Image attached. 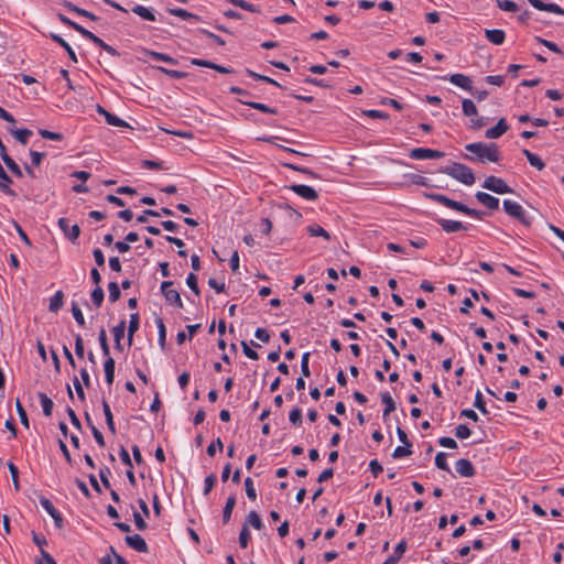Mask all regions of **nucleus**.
<instances>
[{"label":"nucleus","instance_id":"obj_35","mask_svg":"<svg viewBox=\"0 0 564 564\" xmlns=\"http://www.w3.org/2000/svg\"><path fill=\"white\" fill-rule=\"evenodd\" d=\"M240 102H242L243 105H247L253 109H257L261 112H264V113H271V115H276L278 113V110L275 108H270L268 107L267 105L264 104H261V102H256V101H246V100H240Z\"/></svg>","mask_w":564,"mask_h":564},{"label":"nucleus","instance_id":"obj_33","mask_svg":"<svg viewBox=\"0 0 564 564\" xmlns=\"http://www.w3.org/2000/svg\"><path fill=\"white\" fill-rule=\"evenodd\" d=\"M132 12L138 14L140 18L147 21H155L154 13L147 7H143L141 4H137L132 8Z\"/></svg>","mask_w":564,"mask_h":564},{"label":"nucleus","instance_id":"obj_18","mask_svg":"<svg viewBox=\"0 0 564 564\" xmlns=\"http://www.w3.org/2000/svg\"><path fill=\"white\" fill-rule=\"evenodd\" d=\"M437 224L442 227L445 232H456L459 230H467V227L458 220L437 219Z\"/></svg>","mask_w":564,"mask_h":564},{"label":"nucleus","instance_id":"obj_60","mask_svg":"<svg viewBox=\"0 0 564 564\" xmlns=\"http://www.w3.org/2000/svg\"><path fill=\"white\" fill-rule=\"evenodd\" d=\"M411 454H412L411 447L403 445V446H398L394 448V451L392 453V457L393 458H402V457L409 456Z\"/></svg>","mask_w":564,"mask_h":564},{"label":"nucleus","instance_id":"obj_63","mask_svg":"<svg viewBox=\"0 0 564 564\" xmlns=\"http://www.w3.org/2000/svg\"><path fill=\"white\" fill-rule=\"evenodd\" d=\"M219 449V451H223L224 448V444H223V441L218 437L215 442H212L208 446H207V455L213 457L216 453V449Z\"/></svg>","mask_w":564,"mask_h":564},{"label":"nucleus","instance_id":"obj_4","mask_svg":"<svg viewBox=\"0 0 564 564\" xmlns=\"http://www.w3.org/2000/svg\"><path fill=\"white\" fill-rule=\"evenodd\" d=\"M482 187L496 194H510L513 189L500 177L490 175L486 177Z\"/></svg>","mask_w":564,"mask_h":564},{"label":"nucleus","instance_id":"obj_62","mask_svg":"<svg viewBox=\"0 0 564 564\" xmlns=\"http://www.w3.org/2000/svg\"><path fill=\"white\" fill-rule=\"evenodd\" d=\"M140 325V316L138 313H132L130 315L128 332L129 333H135L139 329Z\"/></svg>","mask_w":564,"mask_h":564},{"label":"nucleus","instance_id":"obj_57","mask_svg":"<svg viewBox=\"0 0 564 564\" xmlns=\"http://www.w3.org/2000/svg\"><path fill=\"white\" fill-rule=\"evenodd\" d=\"M156 69L162 72V73H164V74H166L170 77H173V78H185L187 76V73H185V72L175 70V69H167V68L162 67V66H158Z\"/></svg>","mask_w":564,"mask_h":564},{"label":"nucleus","instance_id":"obj_29","mask_svg":"<svg viewBox=\"0 0 564 564\" xmlns=\"http://www.w3.org/2000/svg\"><path fill=\"white\" fill-rule=\"evenodd\" d=\"M167 12L174 17H178L183 20H195L200 21V17L197 14H194L192 12H188L184 9L177 8V9H167Z\"/></svg>","mask_w":564,"mask_h":564},{"label":"nucleus","instance_id":"obj_54","mask_svg":"<svg viewBox=\"0 0 564 564\" xmlns=\"http://www.w3.org/2000/svg\"><path fill=\"white\" fill-rule=\"evenodd\" d=\"M216 481H217V478H216V476L214 474H209L205 478V480H204V490H203V494L205 496L208 495L213 490Z\"/></svg>","mask_w":564,"mask_h":564},{"label":"nucleus","instance_id":"obj_37","mask_svg":"<svg viewBox=\"0 0 564 564\" xmlns=\"http://www.w3.org/2000/svg\"><path fill=\"white\" fill-rule=\"evenodd\" d=\"M462 110L466 117H474L478 115L477 107L470 99H464L462 101Z\"/></svg>","mask_w":564,"mask_h":564},{"label":"nucleus","instance_id":"obj_28","mask_svg":"<svg viewBox=\"0 0 564 564\" xmlns=\"http://www.w3.org/2000/svg\"><path fill=\"white\" fill-rule=\"evenodd\" d=\"M144 54L150 56L151 58H153L155 61L164 62V63H167L170 65H177V63H178L175 58H173V57H171V56H169L166 54H163V53L145 50Z\"/></svg>","mask_w":564,"mask_h":564},{"label":"nucleus","instance_id":"obj_53","mask_svg":"<svg viewBox=\"0 0 564 564\" xmlns=\"http://www.w3.org/2000/svg\"><path fill=\"white\" fill-rule=\"evenodd\" d=\"M3 163L15 176L22 177V171L12 158H7Z\"/></svg>","mask_w":564,"mask_h":564},{"label":"nucleus","instance_id":"obj_22","mask_svg":"<svg viewBox=\"0 0 564 564\" xmlns=\"http://www.w3.org/2000/svg\"><path fill=\"white\" fill-rule=\"evenodd\" d=\"M106 382L111 386L115 380V359L112 357H106L104 364Z\"/></svg>","mask_w":564,"mask_h":564},{"label":"nucleus","instance_id":"obj_26","mask_svg":"<svg viewBox=\"0 0 564 564\" xmlns=\"http://www.w3.org/2000/svg\"><path fill=\"white\" fill-rule=\"evenodd\" d=\"M522 153L525 155L527 160L533 167L538 169L539 171L545 167L544 161L539 155L532 153L527 149H523Z\"/></svg>","mask_w":564,"mask_h":564},{"label":"nucleus","instance_id":"obj_23","mask_svg":"<svg viewBox=\"0 0 564 564\" xmlns=\"http://www.w3.org/2000/svg\"><path fill=\"white\" fill-rule=\"evenodd\" d=\"M50 36L53 41L58 43L66 51L67 55L74 63H77V56H76L74 50L62 36H59L58 34H55V33H51Z\"/></svg>","mask_w":564,"mask_h":564},{"label":"nucleus","instance_id":"obj_16","mask_svg":"<svg viewBox=\"0 0 564 564\" xmlns=\"http://www.w3.org/2000/svg\"><path fill=\"white\" fill-rule=\"evenodd\" d=\"M97 112L102 115L105 117V119H106V122L108 124H110V126L119 127V128L129 127V124L124 120H122L121 118L110 113L109 111H107L100 105L97 106Z\"/></svg>","mask_w":564,"mask_h":564},{"label":"nucleus","instance_id":"obj_7","mask_svg":"<svg viewBox=\"0 0 564 564\" xmlns=\"http://www.w3.org/2000/svg\"><path fill=\"white\" fill-rule=\"evenodd\" d=\"M424 197L431 199V200H434V202H437L451 209H454L456 212H460V208H462V203L459 202H456L443 194H436V193H424L423 194Z\"/></svg>","mask_w":564,"mask_h":564},{"label":"nucleus","instance_id":"obj_27","mask_svg":"<svg viewBox=\"0 0 564 564\" xmlns=\"http://www.w3.org/2000/svg\"><path fill=\"white\" fill-rule=\"evenodd\" d=\"M236 506V497L230 496L227 498L225 507L223 509V522L227 524L230 521L232 510Z\"/></svg>","mask_w":564,"mask_h":564},{"label":"nucleus","instance_id":"obj_41","mask_svg":"<svg viewBox=\"0 0 564 564\" xmlns=\"http://www.w3.org/2000/svg\"><path fill=\"white\" fill-rule=\"evenodd\" d=\"M108 291H109V301L110 302H117L120 296H121V292H120V288L118 285L117 282L112 281V282H109L108 283Z\"/></svg>","mask_w":564,"mask_h":564},{"label":"nucleus","instance_id":"obj_45","mask_svg":"<svg viewBox=\"0 0 564 564\" xmlns=\"http://www.w3.org/2000/svg\"><path fill=\"white\" fill-rule=\"evenodd\" d=\"M447 456L445 453L443 452H440L436 456H435V465L437 468H440L441 470H444V471H451L449 467H448V464H447V460H446Z\"/></svg>","mask_w":564,"mask_h":564},{"label":"nucleus","instance_id":"obj_6","mask_svg":"<svg viewBox=\"0 0 564 564\" xmlns=\"http://www.w3.org/2000/svg\"><path fill=\"white\" fill-rule=\"evenodd\" d=\"M444 155L445 153L442 151L425 148H415L410 152V158L414 160L440 159Z\"/></svg>","mask_w":564,"mask_h":564},{"label":"nucleus","instance_id":"obj_11","mask_svg":"<svg viewBox=\"0 0 564 564\" xmlns=\"http://www.w3.org/2000/svg\"><path fill=\"white\" fill-rule=\"evenodd\" d=\"M191 64L195 65V66H199V67L212 68L221 74H234L235 73V69H232V68H228V67L215 64L214 62H210L207 59L192 58Z\"/></svg>","mask_w":564,"mask_h":564},{"label":"nucleus","instance_id":"obj_48","mask_svg":"<svg viewBox=\"0 0 564 564\" xmlns=\"http://www.w3.org/2000/svg\"><path fill=\"white\" fill-rule=\"evenodd\" d=\"M290 422L295 425L300 426L303 422L302 420V410L300 408H294L290 414H289Z\"/></svg>","mask_w":564,"mask_h":564},{"label":"nucleus","instance_id":"obj_5","mask_svg":"<svg viewBox=\"0 0 564 564\" xmlns=\"http://www.w3.org/2000/svg\"><path fill=\"white\" fill-rule=\"evenodd\" d=\"M173 285L172 281H163L161 283V292L163 296L165 297L166 302H169L171 305H174L178 308L183 307V302L181 299V295L178 291L170 289Z\"/></svg>","mask_w":564,"mask_h":564},{"label":"nucleus","instance_id":"obj_20","mask_svg":"<svg viewBox=\"0 0 564 564\" xmlns=\"http://www.w3.org/2000/svg\"><path fill=\"white\" fill-rule=\"evenodd\" d=\"M12 183V178L4 171L2 165L0 164V191L7 195L15 196V192L10 188V184Z\"/></svg>","mask_w":564,"mask_h":564},{"label":"nucleus","instance_id":"obj_59","mask_svg":"<svg viewBox=\"0 0 564 564\" xmlns=\"http://www.w3.org/2000/svg\"><path fill=\"white\" fill-rule=\"evenodd\" d=\"M62 6L65 7L66 9H68L69 11L75 12L85 18H86V14L88 13L87 10L79 8V7L75 6L73 2L67 1V0L63 1Z\"/></svg>","mask_w":564,"mask_h":564},{"label":"nucleus","instance_id":"obj_2","mask_svg":"<svg viewBox=\"0 0 564 564\" xmlns=\"http://www.w3.org/2000/svg\"><path fill=\"white\" fill-rule=\"evenodd\" d=\"M440 172L455 178L465 185H473L475 183V175L473 170L463 163L454 162L448 166L442 167Z\"/></svg>","mask_w":564,"mask_h":564},{"label":"nucleus","instance_id":"obj_14","mask_svg":"<svg viewBox=\"0 0 564 564\" xmlns=\"http://www.w3.org/2000/svg\"><path fill=\"white\" fill-rule=\"evenodd\" d=\"M530 4L541 11H547L555 14L564 15V9L556 3H545L542 0H528Z\"/></svg>","mask_w":564,"mask_h":564},{"label":"nucleus","instance_id":"obj_31","mask_svg":"<svg viewBox=\"0 0 564 564\" xmlns=\"http://www.w3.org/2000/svg\"><path fill=\"white\" fill-rule=\"evenodd\" d=\"M37 397H39V399L41 401V405H42L44 415L45 416H51L52 415V411H53V406H54V403H53L52 399L48 398L43 392H39Z\"/></svg>","mask_w":564,"mask_h":564},{"label":"nucleus","instance_id":"obj_46","mask_svg":"<svg viewBox=\"0 0 564 564\" xmlns=\"http://www.w3.org/2000/svg\"><path fill=\"white\" fill-rule=\"evenodd\" d=\"M251 539L249 528L247 525H242L241 531L239 533V545L242 549L248 547L249 541Z\"/></svg>","mask_w":564,"mask_h":564},{"label":"nucleus","instance_id":"obj_39","mask_svg":"<svg viewBox=\"0 0 564 564\" xmlns=\"http://www.w3.org/2000/svg\"><path fill=\"white\" fill-rule=\"evenodd\" d=\"M90 299H91V302L93 304L96 306V307H100L102 302H104V299H105V293H104V290L100 285H97L91 294H90Z\"/></svg>","mask_w":564,"mask_h":564},{"label":"nucleus","instance_id":"obj_64","mask_svg":"<svg viewBox=\"0 0 564 564\" xmlns=\"http://www.w3.org/2000/svg\"><path fill=\"white\" fill-rule=\"evenodd\" d=\"M42 560H36L35 564H57L56 561L44 549H41Z\"/></svg>","mask_w":564,"mask_h":564},{"label":"nucleus","instance_id":"obj_44","mask_svg":"<svg viewBox=\"0 0 564 564\" xmlns=\"http://www.w3.org/2000/svg\"><path fill=\"white\" fill-rule=\"evenodd\" d=\"M496 2L497 6L503 11L516 12L519 9L518 4L511 0H496Z\"/></svg>","mask_w":564,"mask_h":564},{"label":"nucleus","instance_id":"obj_52","mask_svg":"<svg viewBox=\"0 0 564 564\" xmlns=\"http://www.w3.org/2000/svg\"><path fill=\"white\" fill-rule=\"evenodd\" d=\"M8 469L11 474L13 486H14L15 490L18 491L20 489L18 467L12 462H9Z\"/></svg>","mask_w":564,"mask_h":564},{"label":"nucleus","instance_id":"obj_9","mask_svg":"<svg viewBox=\"0 0 564 564\" xmlns=\"http://www.w3.org/2000/svg\"><path fill=\"white\" fill-rule=\"evenodd\" d=\"M40 503L44 508V510L53 518L56 528L61 529L64 525V520L58 510L53 506V503L45 497L40 498Z\"/></svg>","mask_w":564,"mask_h":564},{"label":"nucleus","instance_id":"obj_30","mask_svg":"<svg viewBox=\"0 0 564 564\" xmlns=\"http://www.w3.org/2000/svg\"><path fill=\"white\" fill-rule=\"evenodd\" d=\"M64 293L59 290L50 300L48 310L53 313H57L63 306Z\"/></svg>","mask_w":564,"mask_h":564},{"label":"nucleus","instance_id":"obj_51","mask_svg":"<svg viewBox=\"0 0 564 564\" xmlns=\"http://www.w3.org/2000/svg\"><path fill=\"white\" fill-rule=\"evenodd\" d=\"M245 488H246V495L249 499L251 500H256L257 498V491H256V488L253 486V481L250 477H247L245 479Z\"/></svg>","mask_w":564,"mask_h":564},{"label":"nucleus","instance_id":"obj_19","mask_svg":"<svg viewBox=\"0 0 564 564\" xmlns=\"http://www.w3.org/2000/svg\"><path fill=\"white\" fill-rule=\"evenodd\" d=\"M455 469L462 477H473L475 475L473 464L466 458L458 459L455 464Z\"/></svg>","mask_w":564,"mask_h":564},{"label":"nucleus","instance_id":"obj_34","mask_svg":"<svg viewBox=\"0 0 564 564\" xmlns=\"http://www.w3.org/2000/svg\"><path fill=\"white\" fill-rule=\"evenodd\" d=\"M9 132L23 145L28 143L29 138L32 135V131L29 129H9Z\"/></svg>","mask_w":564,"mask_h":564},{"label":"nucleus","instance_id":"obj_55","mask_svg":"<svg viewBox=\"0 0 564 564\" xmlns=\"http://www.w3.org/2000/svg\"><path fill=\"white\" fill-rule=\"evenodd\" d=\"M72 314L79 326L85 325L84 315H83L80 308L78 307L77 303H75V302L72 303Z\"/></svg>","mask_w":564,"mask_h":564},{"label":"nucleus","instance_id":"obj_1","mask_svg":"<svg viewBox=\"0 0 564 564\" xmlns=\"http://www.w3.org/2000/svg\"><path fill=\"white\" fill-rule=\"evenodd\" d=\"M465 149L468 152L476 154V160L481 163H485L486 161L496 163L500 160V153L496 143L486 144L482 142H475L467 144Z\"/></svg>","mask_w":564,"mask_h":564},{"label":"nucleus","instance_id":"obj_10","mask_svg":"<svg viewBox=\"0 0 564 564\" xmlns=\"http://www.w3.org/2000/svg\"><path fill=\"white\" fill-rule=\"evenodd\" d=\"M57 224L59 229L70 241L74 242L79 237L80 229L78 225L75 224L70 227L68 219L64 217L59 218Z\"/></svg>","mask_w":564,"mask_h":564},{"label":"nucleus","instance_id":"obj_40","mask_svg":"<svg viewBox=\"0 0 564 564\" xmlns=\"http://www.w3.org/2000/svg\"><path fill=\"white\" fill-rule=\"evenodd\" d=\"M227 2L249 12H259V9L246 0H226Z\"/></svg>","mask_w":564,"mask_h":564},{"label":"nucleus","instance_id":"obj_17","mask_svg":"<svg viewBox=\"0 0 564 564\" xmlns=\"http://www.w3.org/2000/svg\"><path fill=\"white\" fill-rule=\"evenodd\" d=\"M449 82L467 91H473V80L469 76L464 74H453L449 76Z\"/></svg>","mask_w":564,"mask_h":564},{"label":"nucleus","instance_id":"obj_43","mask_svg":"<svg viewBox=\"0 0 564 564\" xmlns=\"http://www.w3.org/2000/svg\"><path fill=\"white\" fill-rule=\"evenodd\" d=\"M155 322H156L158 332H159V344H160L161 348H164V346H165V338H166L165 325H164L163 319L161 317H158Z\"/></svg>","mask_w":564,"mask_h":564},{"label":"nucleus","instance_id":"obj_58","mask_svg":"<svg viewBox=\"0 0 564 564\" xmlns=\"http://www.w3.org/2000/svg\"><path fill=\"white\" fill-rule=\"evenodd\" d=\"M470 434V429L466 424H459L455 429V435L460 440L468 438Z\"/></svg>","mask_w":564,"mask_h":564},{"label":"nucleus","instance_id":"obj_56","mask_svg":"<svg viewBox=\"0 0 564 564\" xmlns=\"http://www.w3.org/2000/svg\"><path fill=\"white\" fill-rule=\"evenodd\" d=\"M126 321H120L118 325L112 328L115 340H121L124 337Z\"/></svg>","mask_w":564,"mask_h":564},{"label":"nucleus","instance_id":"obj_15","mask_svg":"<svg viewBox=\"0 0 564 564\" xmlns=\"http://www.w3.org/2000/svg\"><path fill=\"white\" fill-rule=\"evenodd\" d=\"M476 199L486 206L488 209L496 210L499 208V199L488 193L477 192L475 194Z\"/></svg>","mask_w":564,"mask_h":564},{"label":"nucleus","instance_id":"obj_32","mask_svg":"<svg viewBox=\"0 0 564 564\" xmlns=\"http://www.w3.org/2000/svg\"><path fill=\"white\" fill-rule=\"evenodd\" d=\"M102 410H104V414H105V419H106V423H107L108 430L112 434H116V426H115V422H113V415H112L110 406H109V404H108V402L106 400H102Z\"/></svg>","mask_w":564,"mask_h":564},{"label":"nucleus","instance_id":"obj_47","mask_svg":"<svg viewBox=\"0 0 564 564\" xmlns=\"http://www.w3.org/2000/svg\"><path fill=\"white\" fill-rule=\"evenodd\" d=\"M39 133L43 139H47V140L62 141L64 139L62 133L53 132V131H50L46 129H40Z\"/></svg>","mask_w":564,"mask_h":564},{"label":"nucleus","instance_id":"obj_42","mask_svg":"<svg viewBox=\"0 0 564 564\" xmlns=\"http://www.w3.org/2000/svg\"><path fill=\"white\" fill-rule=\"evenodd\" d=\"M15 409H17V412H18V415L20 417L22 425L24 427L29 429L30 424H29L28 414L19 399L15 400Z\"/></svg>","mask_w":564,"mask_h":564},{"label":"nucleus","instance_id":"obj_24","mask_svg":"<svg viewBox=\"0 0 564 564\" xmlns=\"http://www.w3.org/2000/svg\"><path fill=\"white\" fill-rule=\"evenodd\" d=\"M243 525H247V528H249V525H251L256 530H261L263 527V523H262V520H261L260 516L258 514V512L252 510L246 517Z\"/></svg>","mask_w":564,"mask_h":564},{"label":"nucleus","instance_id":"obj_36","mask_svg":"<svg viewBox=\"0 0 564 564\" xmlns=\"http://www.w3.org/2000/svg\"><path fill=\"white\" fill-rule=\"evenodd\" d=\"M307 231L312 237H322L326 240H330V235L328 231H326L323 227L319 225H311L307 227Z\"/></svg>","mask_w":564,"mask_h":564},{"label":"nucleus","instance_id":"obj_61","mask_svg":"<svg viewBox=\"0 0 564 564\" xmlns=\"http://www.w3.org/2000/svg\"><path fill=\"white\" fill-rule=\"evenodd\" d=\"M460 213L466 214L471 217H475L477 219H482V217L485 216L484 212L469 208L468 206H466L464 204L462 205Z\"/></svg>","mask_w":564,"mask_h":564},{"label":"nucleus","instance_id":"obj_38","mask_svg":"<svg viewBox=\"0 0 564 564\" xmlns=\"http://www.w3.org/2000/svg\"><path fill=\"white\" fill-rule=\"evenodd\" d=\"M98 340L100 344L102 355L105 357H110V348H109V344H108V339H107V334H106L105 328H102V327L99 330Z\"/></svg>","mask_w":564,"mask_h":564},{"label":"nucleus","instance_id":"obj_50","mask_svg":"<svg viewBox=\"0 0 564 564\" xmlns=\"http://www.w3.org/2000/svg\"><path fill=\"white\" fill-rule=\"evenodd\" d=\"M197 281V275L195 273H189L186 279V284L196 295H199L200 291Z\"/></svg>","mask_w":564,"mask_h":564},{"label":"nucleus","instance_id":"obj_21","mask_svg":"<svg viewBox=\"0 0 564 564\" xmlns=\"http://www.w3.org/2000/svg\"><path fill=\"white\" fill-rule=\"evenodd\" d=\"M485 36L490 43L501 45L505 42L506 33L500 29L485 30Z\"/></svg>","mask_w":564,"mask_h":564},{"label":"nucleus","instance_id":"obj_8","mask_svg":"<svg viewBox=\"0 0 564 564\" xmlns=\"http://www.w3.org/2000/svg\"><path fill=\"white\" fill-rule=\"evenodd\" d=\"M288 188L306 200H316L318 198L317 192L308 185L293 184Z\"/></svg>","mask_w":564,"mask_h":564},{"label":"nucleus","instance_id":"obj_49","mask_svg":"<svg viewBox=\"0 0 564 564\" xmlns=\"http://www.w3.org/2000/svg\"><path fill=\"white\" fill-rule=\"evenodd\" d=\"M474 406L478 409L482 414H488L486 403L484 401L481 392L478 390L475 394Z\"/></svg>","mask_w":564,"mask_h":564},{"label":"nucleus","instance_id":"obj_3","mask_svg":"<svg viewBox=\"0 0 564 564\" xmlns=\"http://www.w3.org/2000/svg\"><path fill=\"white\" fill-rule=\"evenodd\" d=\"M503 209L510 217L516 218L525 227H530L532 225V217L527 215L525 210L520 204L510 199H505Z\"/></svg>","mask_w":564,"mask_h":564},{"label":"nucleus","instance_id":"obj_13","mask_svg":"<svg viewBox=\"0 0 564 564\" xmlns=\"http://www.w3.org/2000/svg\"><path fill=\"white\" fill-rule=\"evenodd\" d=\"M124 541L130 547L140 553H147L149 551L147 542L140 534L127 535Z\"/></svg>","mask_w":564,"mask_h":564},{"label":"nucleus","instance_id":"obj_25","mask_svg":"<svg viewBox=\"0 0 564 564\" xmlns=\"http://www.w3.org/2000/svg\"><path fill=\"white\" fill-rule=\"evenodd\" d=\"M381 401L384 404L383 409V419H386L391 412L395 410V402L393 401L392 397L389 392H382L380 394Z\"/></svg>","mask_w":564,"mask_h":564},{"label":"nucleus","instance_id":"obj_12","mask_svg":"<svg viewBox=\"0 0 564 564\" xmlns=\"http://www.w3.org/2000/svg\"><path fill=\"white\" fill-rule=\"evenodd\" d=\"M508 130H509V126H508L506 119L501 118V119H499V121L497 122V124L495 127L486 130L485 137L487 139H498L502 134H505Z\"/></svg>","mask_w":564,"mask_h":564}]
</instances>
